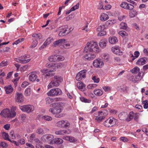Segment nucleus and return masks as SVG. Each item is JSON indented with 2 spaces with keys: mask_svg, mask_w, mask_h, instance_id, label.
I'll use <instances>...</instances> for the list:
<instances>
[{
  "mask_svg": "<svg viewBox=\"0 0 148 148\" xmlns=\"http://www.w3.org/2000/svg\"><path fill=\"white\" fill-rule=\"evenodd\" d=\"M92 79L95 83H98L100 81V79L96 76H94L92 77Z\"/></svg>",
  "mask_w": 148,
  "mask_h": 148,
  "instance_id": "a18cd8bd",
  "label": "nucleus"
},
{
  "mask_svg": "<svg viewBox=\"0 0 148 148\" xmlns=\"http://www.w3.org/2000/svg\"><path fill=\"white\" fill-rule=\"evenodd\" d=\"M112 52L118 55H122L123 54V52L120 50L118 46H115L112 48Z\"/></svg>",
  "mask_w": 148,
  "mask_h": 148,
  "instance_id": "f3484780",
  "label": "nucleus"
},
{
  "mask_svg": "<svg viewBox=\"0 0 148 148\" xmlns=\"http://www.w3.org/2000/svg\"><path fill=\"white\" fill-rule=\"evenodd\" d=\"M99 50V47L97 43L94 42L93 44L88 42L86 47L84 48V50L87 52L92 51L97 52Z\"/></svg>",
  "mask_w": 148,
  "mask_h": 148,
  "instance_id": "f03ea898",
  "label": "nucleus"
},
{
  "mask_svg": "<svg viewBox=\"0 0 148 148\" xmlns=\"http://www.w3.org/2000/svg\"><path fill=\"white\" fill-rule=\"evenodd\" d=\"M45 140L47 141L52 140L53 138V135L50 134L46 135L43 136V137Z\"/></svg>",
  "mask_w": 148,
  "mask_h": 148,
  "instance_id": "c85d7f7f",
  "label": "nucleus"
},
{
  "mask_svg": "<svg viewBox=\"0 0 148 148\" xmlns=\"http://www.w3.org/2000/svg\"><path fill=\"white\" fill-rule=\"evenodd\" d=\"M0 114L5 118H13L16 116V113L15 111L11 112L9 109L6 108L2 110Z\"/></svg>",
  "mask_w": 148,
  "mask_h": 148,
  "instance_id": "7ed1b4c3",
  "label": "nucleus"
},
{
  "mask_svg": "<svg viewBox=\"0 0 148 148\" xmlns=\"http://www.w3.org/2000/svg\"><path fill=\"white\" fill-rule=\"evenodd\" d=\"M80 99L81 101L85 103H90L91 101V100L82 97H81Z\"/></svg>",
  "mask_w": 148,
  "mask_h": 148,
  "instance_id": "58836bf2",
  "label": "nucleus"
},
{
  "mask_svg": "<svg viewBox=\"0 0 148 148\" xmlns=\"http://www.w3.org/2000/svg\"><path fill=\"white\" fill-rule=\"evenodd\" d=\"M28 85L29 83L27 82L26 81H24L22 84L21 85V87L22 88H25Z\"/></svg>",
  "mask_w": 148,
  "mask_h": 148,
  "instance_id": "680f3d73",
  "label": "nucleus"
},
{
  "mask_svg": "<svg viewBox=\"0 0 148 148\" xmlns=\"http://www.w3.org/2000/svg\"><path fill=\"white\" fill-rule=\"evenodd\" d=\"M139 73L137 74V76H132L130 78H129V79L134 82H138L139 81Z\"/></svg>",
  "mask_w": 148,
  "mask_h": 148,
  "instance_id": "bb28decb",
  "label": "nucleus"
},
{
  "mask_svg": "<svg viewBox=\"0 0 148 148\" xmlns=\"http://www.w3.org/2000/svg\"><path fill=\"white\" fill-rule=\"evenodd\" d=\"M95 57V55L92 53H87L84 56L85 60L88 61L93 60Z\"/></svg>",
  "mask_w": 148,
  "mask_h": 148,
  "instance_id": "6ab92c4d",
  "label": "nucleus"
},
{
  "mask_svg": "<svg viewBox=\"0 0 148 148\" xmlns=\"http://www.w3.org/2000/svg\"><path fill=\"white\" fill-rule=\"evenodd\" d=\"M77 86L82 91H84L86 89L85 85L82 82H78L77 83Z\"/></svg>",
  "mask_w": 148,
  "mask_h": 148,
  "instance_id": "393cba45",
  "label": "nucleus"
},
{
  "mask_svg": "<svg viewBox=\"0 0 148 148\" xmlns=\"http://www.w3.org/2000/svg\"><path fill=\"white\" fill-rule=\"evenodd\" d=\"M54 141L55 143L57 144H61L63 143V140L60 138H55Z\"/></svg>",
  "mask_w": 148,
  "mask_h": 148,
  "instance_id": "49530a36",
  "label": "nucleus"
},
{
  "mask_svg": "<svg viewBox=\"0 0 148 148\" xmlns=\"http://www.w3.org/2000/svg\"><path fill=\"white\" fill-rule=\"evenodd\" d=\"M127 114L126 112H122L118 115V117L119 119L121 120H126Z\"/></svg>",
  "mask_w": 148,
  "mask_h": 148,
  "instance_id": "4be33fe9",
  "label": "nucleus"
},
{
  "mask_svg": "<svg viewBox=\"0 0 148 148\" xmlns=\"http://www.w3.org/2000/svg\"><path fill=\"white\" fill-rule=\"evenodd\" d=\"M134 117V113L133 112H130L128 117L126 119V121H130L133 119Z\"/></svg>",
  "mask_w": 148,
  "mask_h": 148,
  "instance_id": "2f4dec72",
  "label": "nucleus"
},
{
  "mask_svg": "<svg viewBox=\"0 0 148 148\" xmlns=\"http://www.w3.org/2000/svg\"><path fill=\"white\" fill-rule=\"evenodd\" d=\"M103 123L104 125L107 127L108 128L111 127V125H110L109 118L105 121Z\"/></svg>",
  "mask_w": 148,
  "mask_h": 148,
  "instance_id": "79ce46f5",
  "label": "nucleus"
},
{
  "mask_svg": "<svg viewBox=\"0 0 148 148\" xmlns=\"http://www.w3.org/2000/svg\"><path fill=\"white\" fill-rule=\"evenodd\" d=\"M8 62L7 61H3L0 63V66L3 67L8 65Z\"/></svg>",
  "mask_w": 148,
  "mask_h": 148,
  "instance_id": "8fccbe9b",
  "label": "nucleus"
},
{
  "mask_svg": "<svg viewBox=\"0 0 148 148\" xmlns=\"http://www.w3.org/2000/svg\"><path fill=\"white\" fill-rule=\"evenodd\" d=\"M118 41V39L115 36L110 37L109 39V42L112 44L115 43Z\"/></svg>",
  "mask_w": 148,
  "mask_h": 148,
  "instance_id": "cd10ccee",
  "label": "nucleus"
},
{
  "mask_svg": "<svg viewBox=\"0 0 148 148\" xmlns=\"http://www.w3.org/2000/svg\"><path fill=\"white\" fill-rule=\"evenodd\" d=\"M71 132V131L69 129L62 130L55 132L56 134L59 135H64V134H69Z\"/></svg>",
  "mask_w": 148,
  "mask_h": 148,
  "instance_id": "ddd939ff",
  "label": "nucleus"
},
{
  "mask_svg": "<svg viewBox=\"0 0 148 148\" xmlns=\"http://www.w3.org/2000/svg\"><path fill=\"white\" fill-rule=\"evenodd\" d=\"M57 61H62L64 60V58L62 56L56 55Z\"/></svg>",
  "mask_w": 148,
  "mask_h": 148,
  "instance_id": "4d7b16f0",
  "label": "nucleus"
},
{
  "mask_svg": "<svg viewBox=\"0 0 148 148\" xmlns=\"http://www.w3.org/2000/svg\"><path fill=\"white\" fill-rule=\"evenodd\" d=\"M35 135V134L34 133L32 134L29 137L30 140H33L34 139Z\"/></svg>",
  "mask_w": 148,
  "mask_h": 148,
  "instance_id": "338daca9",
  "label": "nucleus"
},
{
  "mask_svg": "<svg viewBox=\"0 0 148 148\" xmlns=\"http://www.w3.org/2000/svg\"><path fill=\"white\" fill-rule=\"evenodd\" d=\"M42 119L47 121H50L52 120V118L49 116L45 115L42 116Z\"/></svg>",
  "mask_w": 148,
  "mask_h": 148,
  "instance_id": "a19ab883",
  "label": "nucleus"
},
{
  "mask_svg": "<svg viewBox=\"0 0 148 148\" xmlns=\"http://www.w3.org/2000/svg\"><path fill=\"white\" fill-rule=\"evenodd\" d=\"M107 40L106 39H104L101 40L99 43V45L100 47L102 48H105L106 46Z\"/></svg>",
  "mask_w": 148,
  "mask_h": 148,
  "instance_id": "5701e85b",
  "label": "nucleus"
},
{
  "mask_svg": "<svg viewBox=\"0 0 148 148\" xmlns=\"http://www.w3.org/2000/svg\"><path fill=\"white\" fill-rule=\"evenodd\" d=\"M31 88L30 87L27 88L25 90V95L27 96H29L31 94Z\"/></svg>",
  "mask_w": 148,
  "mask_h": 148,
  "instance_id": "c9c22d12",
  "label": "nucleus"
},
{
  "mask_svg": "<svg viewBox=\"0 0 148 148\" xmlns=\"http://www.w3.org/2000/svg\"><path fill=\"white\" fill-rule=\"evenodd\" d=\"M51 39H50V38H48L44 42L43 45L40 47V49H42L46 47L48 45L51 43Z\"/></svg>",
  "mask_w": 148,
  "mask_h": 148,
  "instance_id": "b1692460",
  "label": "nucleus"
},
{
  "mask_svg": "<svg viewBox=\"0 0 148 148\" xmlns=\"http://www.w3.org/2000/svg\"><path fill=\"white\" fill-rule=\"evenodd\" d=\"M93 66L96 68H101L103 65V62L101 59H97L93 63Z\"/></svg>",
  "mask_w": 148,
  "mask_h": 148,
  "instance_id": "4468645a",
  "label": "nucleus"
},
{
  "mask_svg": "<svg viewBox=\"0 0 148 148\" xmlns=\"http://www.w3.org/2000/svg\"><path fill=\"white\" fill-rule=\"evenodd\" d=\"M0 146L3 148H6L8 146V145L5 142H1L0 143Z\"/></svg>",
  "mask_w": 148,
  "mask_h": 148,
  "instance_id": "13d9d810",
  "label": "nucleus"
},
{
  "mask_svg": "<svg viewBox=\"0 0 148 148\" xmlns=\"http://www.w3.org/2000/svg\"><path fill=\"white\" fill-rule=\"evenodd\" d=\"M108 15L104 13H103L100 17V20L102 21H105L108 19Z\"/></svg>",
  "mask_w": 148,
  "mask_h": 148,
  "instance_id": "7c9ffc66",
  "label": "nucleus"
},
{
  "mask_svg": "<svg viewBox=\"0 0 148 148\" xmlns=\"http://www.w3.org/2000/svg\"><path fill=\"white\" fill-rule=\"evenodd\" d=\"M62 80V78L61 77L57 75L54 76V80L52 81L48 85V88H51L54 86H58Z\"/></svg>",
  "mask_w": 148,
  "mask_h": 148,
  "instance_id": "20e7f679",
  "label": "nucleus"
},
{
  "mask_svg": "<svg viewBox=\"0 0 148 148\" xmlns=\"http://www.w3.org/2000/svg\"><path fill=\"white\" fill-rule=\"evenodd\" d=\"M105 29V25H100L97 28V30L99 32L102 31V30H104V29Z\"/></svg>",
  "mask_w": 148,
  "mask_h": 148,
  "instance_id": "de8ad7c7",
  "label": "nucleus"
},
{
  "mask_svg": "<svg viewBox=\"0 0 148 148\" xmlns=\"http://www.w3.org/2000/svg\"><path fill=\"white\" fill-rule=\"evenodd\" d=\"M20 109L23 112L29 113L33 112L34 109V106L32 105H27L20 106Z\"/></svg>",
  "mask_w": 148,
  "mask_h": 148,
  "instance_id": "0eeeda50",
  "label": "nucleus"
},
{
  "mask_svg": "<svg viewBox=\"0 0 148 148\" xmlns=\"http://www.w3.org/2000/svg\"><path fill=\"white\" fill-rule=\"evenodd\" d=\"M65 41V39H59L53 42V45L54 47H56L58 45H61L62 46Z\"/></svg>",
  "mask_w": 148,
  "mask_h": 148,
  "instance_id": "412c9836",
  "label": "nucleus"
},
{
  "mask_svg": "<svg viewBox=\"0 0 148 148\" xmlns=\"http://www.w3.org/2000/svg\"><path fill=\"white\" fill-rule=\"evenodd\" d=\"M94 94L97 96H101L103 94L102 91L99 89H95L93 91Z\"/></svg>",
  "mask_w": 148,
  "mask_h": 148,
  "instance_id": "c756f323",
  "label": "nucleus"
},
{
  "mask_svg": "<svg viewBox=\"0 0 148 148\" xmlns=\"http://www.w3.org/2000/svg\"><path fill=\"white\" fill-rule=\"evenodd\" d=\"M32 37L34 38V39L37 40H40L42 37V35L40 34H34L32 35Z\"/></svg>",
  "mask_w": 148,
  "mask_h": 148,
  "instance_id": "f704fd0d",
  "label": "nucleus"
},
{
  "mask_svg": "<svg viewBox=\"0 0 148 148\" xmlns=\"http://www.w3.org/2000/svg\"><path fill=\"white\" fill-rule=\"evenodd\" d=\"M136 13V12L134 11L130 12V17L131 18H133L135 16Z\"/></svg>",
  "mask_w": 148,
  "mask_h": 148,
  "instance_id": "e2e57ef3",
  "label": "nucleus"
},
{
  "mask_svg": "<svg viewBox=\"0 0 148 148\" xmlns=\"http://www.w3.org/2000/svg\"><path fill=\"white\" fill-rule=\"evenodd\" d=\"M142 103L143 104L144 108L145 109H147L148 108V101H144Z\"/></svg>",
  "mask_w": 148,
  "mask_h": 148,
  "instance_id": "864d4df0",
  "label": "nucleus"
},
{
  "mask_svg": "<svg viewBox=\"0 0 148 148\" xmlns=\"http://www.w3.org/2000/svg\"><path fill=\"white\" fill-rule=\"evenodd\" d=\"M147 60L146 58H142L139 59V64L143 65L145 64L146 63V60Z\"/></svg>",
  "mask_w": 148,
  "mask_h": 148,
  "instance_id": "c03bdc74",
  "label": "nucleus"
},
{
  "mask_svg": "<svg viewBox=\"0 0 148 148\" xmlns=\"http://www.w3.org/2000/svg\"><path fill=\"white\" fill-rule=\"evenodd\" d=\"M56 126L63 128H67L70 126V123L67 121L62 120L56 123Z\"/></svg>",
  "mask_w": 148,
  "mask_h": 148,
  "instance_id": "1a4fd4ad",
  "label": "nucleus"
},
{
  "mask_svg": "<svg viewBox=\"0 0 148 148\" xmlns=\"http://www.w3.org/2000/svg\"><path fill=\"white\" fill-rule=\"evenodd\" d=\"M46 66L48 68H54V64L52 63H47L46 64Z\"/></svg>",
  "mask_w": 148,
  "mask_h": 148,
  "instance_id": "bf43d9fd",
  "label": "nucleus"
},
{
  "mask_svg": "<svg viewBox=\"0 0 148 148\" xmlns=\"http://www.w3.org/2000/svg\"><path fill=\"white\" fill-rule=\"evenodd\" d=\"M87 72V70L86 69L83 70L79 72L77 74L76 76V80L80 81L83 78H85L86 73Z\"/></svg>",
  "mask_w": 148,
  "mask_h": 148,
  "instance_id": "9b49d317",
  "label": "nucleus"
},
{
  "mask_svg": "<svg viewBox=\"0 0 148 148\" xmlns=\"http://www.w3.org/2000/svg\"><path fill=\"white\" fill-rule=\"evenodd\" d=\"M56 55H52L48 58V59L49 60L50 62L56 61H57V59H56Z\"/></svg>",
  "mask_w": 148,
  "mask_h": 148,
  "instance_id": "e433bc0d",
  "label": "nucleus"
},
{
  "mask_svg": "<svg viewBox=\"0 0 148 148\" xmlns=\"http://www.w3.org/2000/svg\"><path fill=\"white\" fill-rule=\"evenodd\" d=\"M119 27L121 29H126L127 27V25L126 23L121 22L119 25Z\"/></svg>",
  "mask_w": 148,
  "mask_h": 148,
  "instance_id": "37998d69",
  "label": "nucleus"
},
{
  "mask_svg": "<svg viewBox=\"0 0 148 148\" xmlns=\"http://www.w3.org/2000/svg\"><path fill=\"white\" fill-rule=\"evenodd\" d=\"M120 6L124 9L129 10H132L134 8L133 5L130 3H128L125 2H122L120 5Z\"/></svg>",
  "mask_w": 148,
  "mask_h": 148,
  "instance_id": "f8f14e48",
  "label": "nucleus"
},
{
  "mask_svg": "<svg viewBox=\"0 0 148 148\" xmlns=\"http://www.w3.org/2000/svg\"><path fill=\"white\" fill-rule=\"evenodd\" d=\"M120 140L123 142H127L128 141L127 138L125 137H121L120 138Z\"/></svg>",
  "mask_w": 148,
  "mask_h": 148,
  "instance_id": "052dcab7",
  "label": "nucleus"
},
{
  "mask_svg": "<svg viewBox=\"0 0 148 148\" xmlns=\"http://www.w3.org/2000/svg\"><path fill=\"white\" fill-rule=\"evenodd\" d=\"M36 132L39 134L42 135L44 134V132L42 128H38L36 131Z\"/></svg>",
  "mask_w": 148,
  "mask_h": 148,
  "instance_id": "5fc2aeb1",
  "label": "nucleus"
},
{
  "mask_svg": "<svg viewBox=\"0 0 148 148\" xmlns=\"http://www.w3.org/2000/svg\"><path fill=\"white\" fill-rule=\"evenodd\" d=\"M40 71L42 73V75L44 76L46 78H49L54 75L55 73L53 72L56 71V69L53 68L52 69L50 70L42 69Z\"/></svg>",
  "mask_w": 148,
  "mask_h": 148,
  "instance_id": "423d86ee",
  "label": "nucleus"
},
{
  "mask_svg": "<svg viewBox=\"0 0 148 148\" xmlns=\"http://www.w3.org/2000/svg\"><path fill=\"white\" fill-rule=\"evenodd\" d=\"M15 101L16 102L21 103L23 101V96L21 93L17 92L16 93Z\"/></svg>",
  "mask_w": 148,
  "mask_h": 148,
  "instance_id": "dca6fc26",
  "label": "nucleus"
},
{
  "mask_svg": "<svg viewBox=\"0 0 148 148\" xmlns=\"http://www.w3.org/2000/svg\"><path fill=\"white\" fill-rule=\"evenodd\" d=\"M134 54V58H132V61H134L139 56V51H135Z\"/></svg>",
  "mask_w": 148,
  "mask_h": 148,
  "instance_id": "6e6d98bb",
  "label": "nucleus"
},
{
  "mask_svg": "<svg viewBox=\"0 0 148 148\" xmlns=\"http://www.w3.org/2000/svg\"><path fill=\"white\" fill-rule=\"evenodd\" d=\"M38 43V40L37 39L34 38L33 39L32 45L30 46V47L32 48L35 47L36 46Z\"/></svg>",
  "mask_w": 148,
  "mask_h": 148,
  "instance_id": "ea45409f",
  "label": "nucleus"
},
{
  "mask_svg": "<svg viewBox=\"0 0 148 148\" xmlns=\"http://www.w3.org/2000/svg\"><path fill=\"white\" fill-rule=\"evenodd\" d=\"M37 72L36 71H33L30 73L29 76V79L30 81L34 82L36 81L37 77Z\"/></svg>",
  "mask_w": 148,
  "mask_h": 148,
  "instance_id": "a211bd4d",
  "label": "nucleus"
},
{
  "mask_svg": "<svg viewBox=\"0 0 148 148\" xmlns=\"http://www.w3.org/2000/svg\"><path fill=\"white\" fill-rule=\"evenodd\" d=\"M5 92L7 94L12 93L13 91V89L11 85H9L4 87Z\"/></svg>",
  "mask_w": 148,
  "mask_h": 148,
  "instance_id": "aec40b11",
  "label": "nucleus"
},
{
  "mask_svg": "<svg viewBox=\"0 0 148 148\" xmlns=\"http://www.w3.org/2000/svg\"><path fill=\"white\" fill-rule=\"evenodd\" d=\"M99 32L97 34L98 36H105L106 34V32L105 31L102 30L101 31H99Z\"/></svg>",
  "mask_w": 148,
  "mask_h": 148,
  "instance_id": "09e8293b",
  "label": "nucleus"
},
{
  "mask_svg": "<svg viewBox=\"0 0 148 148\" xmlns=\"http://www.w3.org/2000/svg\"><path fill=\"white\" fill-rule=\"evenodd\" d=\"M10 136L12 137V139H15V136H14V131H11L10 133Z\"/></svg>",
  "mask_w": 148,
  "mask_h": 148,
  "instance_id": "69168bd1",
  "label": "nucleus"
},
{
  "mask_svg": "<svg viewBox=\"0 0 148 148\" xmlns=\"http://www.w3.org/2000/svg\"><path fill=\"white\" fill-rule=\"evenodd\" d=\"M106 111V110H103V111L97 112L98 115L96 116L95 118V120L97 121V122H101L105 119L106 115L105 114V112H104Z\"/></svg>",
  "mask_w": 148,
  "mask_h": 148,
  "instance_id": "9d476101",
  "label": "nucleus"
},
{
  "mask_svg": "<svg viewBox=\"0 0 148 148\" xmlns=\"http://www.w3.org/2000/svg\"><path fill=\"white\" fill-rule=\"evenodd\" d=\"M62 80V78L61 77L57 75L54 76V80L52 81L48 85V88H51L54 86H58Z\"/></svg>",
  "mask_w": 148,
  "mask_h": 148,
  "instance_id": "39448f33",
  "label": "nucleus"
},
{
  "mask_svg": "<svg viewBox=\"0 0 148 148\" xmlns=\"http://www.w3.org/2000/svg\"><path fill=\"white\" fill-rule=\"evenodd\" d=\"M54 68H55L56 70V69H59L61 68L63 66V64L59 62L54 64Z\"/></svg>",
  "mask_w": 148,
  "mask_h": 148,
  "instance_id": "4c0bfd02",
  "label": "nucleus"
},
{
  "mask_svg": "<svg viewBox=\"0 0 148 148\" xmlns=\"http://www.w3.org/2000/svg\"><path fill=\"white\" fill-rule=\"evenodd\" d=\"M46 102V104H49L52 103L53 101V100L50 97H47L45 99Z\"/></svg>",
  "mask_w": 148,
  "mask_h": 148,
  "instance_id": "603ef678",
  "label": "nucleus"
},
{
  "mask_svg": "<svg viewBox=\"0 0 148 148\" xmlns=\"http://www.w3.org/2000/svg\"><path fill=\"white\" fill-rule=\"evenodd\" d=\"M67 30V29L65 26L59 27L58 28V30H59V36H63L67 34L66 32Z\"/></svg>",
  "mask_w": 148,
  "mask_h": 148,
  "instance_id": "2eb2a0df",
  "label": "nucleus"
},
{
  "mask_svg": "<svg viewBox=\"0 0 148 148\" xmlns=\"http://www.w3.org/2000/svg\"><path fill=\"white\" fill-rule=\"evenodd\" d=\"M110 125L111 127L113 126L116 123L117 120L113 117H110L109 118Z\"/></svg>",
  "mask_w": 148,
  "mask_h": 148,
  "instance_id": "a878e982",
  "label": "nucleus"
},
{
  "mask_svg": "<svg viewBox=\"0 0 148 148\" xmlns=\"http://www.w3.org/2000/svg\"><path fill=\"white\" fill-rule=\"evenodd\" d=\"M109 111L110 113L113 114H116L117 112V110L115 109H110Z\"/></svg>",
  "mask_w": 148,
  "mask_h": 148,
  "instance_id": "774afa93",
  "label": "nucleus"
},
{
  "mask_svg": "<svg viewBox=\"0 0 148 148\" xmlns=\"http://www.w3.org/2000/svg\"><path fill=\"white\" fill-rule=\"evenodd\" d=\"M20 117L21 121H23L26 118V115L25 114H22L21 115Z\"/></svg>",
  "mask_w": 148,
  "mask_h": 148,
  "instance_id": "0e129e2a",
  "label": "nucleus"
},
{
  "mask_svg": "<svg viewBox=\"0 0 148 148\" xmlns=\"http://www.w3.org/2000/svg\"><path fill=\"white\" fill-rule=\"evenodd\" d=\"M130 71L133 74H138L139 73V68L137 66H136L130 70Z\"/></svg>",
  "mask_w": 148,
  "mask_h": 148,
  "instance_id": "72a5a7b5",
  "label": "nucleus"
},
{
  "mask_svg": "<svg viewBox=\"0 0 148 148\" xmlns=\"http://www.w3.org/2000/svg\"><path fill=\"white\" fill-rule=\"evenodd\" d=\"M53 107L49 109V111L52 114H55V116L57 118H61L63 117L64 114H59L62 112L61 107L58 103H55L52 104Z\"/></svg>",
  "mask_w": 148,
  "mask_h": 148,
  "instance_id": "f257e3e1",
  "label": "nucleus"
},
{
  "mask_svg": "<svg viewBox=\"0 0 148 148\" xmlns=\"http://www.w3.org/2000/svg\"><path fill=\"white\" fill-rule=\"evenodd\" d=\"M2 135L3 138L4 140L11 141V140L9 138V136L8 133L5 132H3Z\"/></svg>",
  "mask_w": 148,
  "mask_h": 148,
  "instance_id": "473e14b6",
  "label": "nucleus"
},
{
  "mask_svg": "<svg viewBox=\"0 0 148 148\" xmlns=\"http://www.w3.org/2000/svg\"><path fill=\"white\" fill-rule=\"evenodd\" d=\"M49 96H55L60 95L62 94V90L59 88H55L51 89L47 93Z\"/></svg>",
  "mask_w": 148,
  "mask_h": 148,
  "instance_id": "6e6552de",
  "label": "nucleus"
},
{
  "mask_svg": "<svg viewBox=\"0 0 148 148\" xmlns=\"http://www.w3.org/2000/svg\"><path fill=\"white\" fill-rule=\"evenodd\" d=\"M119 34L122 37H124L127 36V33L124 31H122L119 32Z\"/></svg>",
  "mask_w": 148,
  "mask_h": 148,
  "instance_id": "3c124183",
  "label": "nucleus"
}]
</instances>
